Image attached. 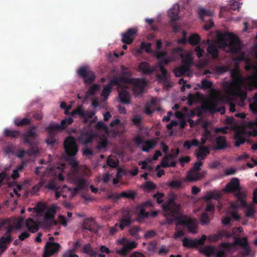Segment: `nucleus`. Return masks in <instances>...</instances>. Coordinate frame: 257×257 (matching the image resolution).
<instances>
[{"label":"nucleus","mask_w":257,"mask_h":257,"mask_svg":"<svg viewBox=\"0 0 257 257\" xmlns=\"http://www.w3.org/2000/svg\"><path fill=\"white\" fill-rule=\"evenodd\" d=\"M181 205L175 202L174 196L170 198L167 203L163 204V209L167 221L172 223L177 220L178 224L187 227L190 232L196 233V220L190 218L185 215L181 216Z\"/></svg>","instance_id":"nucleus-1"},{"label":"nucleus","mask_w":257,"mask_h":257,"mask_svg":"<svg viewBox=\"0 0 257 257\" xmlns=\"http://www.w3.org/2000/svg\"><path fill=\"white\" fill-rule=\"evenodd\" d=\"M224 191L226 193H232L236 198L234 202L230 204V207L234 209L237 207L246 205L245 200L246 195L241 191L240 186L239 180L237 178H233L226 185Z\"/></svg>","instance_id":"nucleus-2"},{"label":"nucleus","mask_w":257,"mask_h":257,"mask_svg":"<svg viewBox=\"0 0 257 257\" xmlns=\"http://www.w3.org/2000/svg\"><path fill=\"white\" fill-rule=\"evenodd\" d=\"M220 47L225 49L228 47L231 53H236L240 49V41L235 35L228 32L218 33L217 35Z\"/></svg>","instance_id":"nucleus-3"},{"label":"nucleus","mask_w":257,"mask_h":257,"mask_svg":"<svg viewBox=\"0 0 257 257\" xmlns=\"http://www.w3.org/2000/svg\"><path fill=\"white\" fill-rule=\"evenodd\" d=\"M234 242L232 243L223 242L221 245L229 250L231 247L239 245L243 249L242 254L244 255H248L250 252V248L249 246L247 238L246 237L240 238L236 236H233Z\"/></svg>","instance_id":"nucleus-4"},{"label":"nucleus","mask_w":257,"mask_h":257,"mask_svg":"<svg viewBox=\"0 0 257 257\" xmlns=\"http://www.w3.org/2000/svg\"><path fill=\"white\" fill-rule=\"evenodd\" d=\"M154 206L151 200H147L136 206L137 220L139 222H143L145 219L150 216V212L145 211L147 207H153Z\"/></svg>","instance_id":"nucleus-5"},{"label":"nucleus","mask_w":257,"mask_h":257,"mask_svg":"<svg viewBox=\"0 0 257 257\" xmlns=\"http://www.w3.org/2000/svg\"><path fill=\"white\" fill-rule=\"evenodd\" d=\"M77 74L82 78L86 85L92 84L95 80V74L87 66H82L77 70Z\"/></svg>","instance_id":"nucleus-6"},{"label":"nucleus","mask_w":257,"mask_h":257,"mask_svg":"<svg viewBox=\"0 0 257 257\" xmlns=\"http://www.w3.org/2000/svg\"><path fill=\"white\" fill-rule=\"evenodd\" d=\"M64 148L66 154L68 157L75 156L78 151L76 141L72 137H68L64 142Z\"/></svg>","instance_id":"nucleus-7"},{"label":"nucleus","mask_w":257,"mask_h":257,"mask_svg":"<svg viewBox=\"0 0 257 257\" xmlns=\"http://www.w3.org/2000/svg\"><path fill=\"white\" fill-rule=\"evenodd\" d=\"M135 142L138 146L143 144L142 150L145 152H149L151 149L154 148L157 145V142L154 139L144 141V138L140 136L135 137Z\"/></svg>","instance_id":"nucleus-8"},{"label":"nucleus","mask_w":257,"mask_h":257,"mask_svg":"<svg viewBox=\"0 0 257 257\" xmlns=\"http://www.w3.org/2000/svg\"><path fill=\"white\" fill-rule=\"evenodd\" d=\"M60 245L57 242L47 241L45 245L42 257H51L58 253Z\"/></svg>","instance_id":"nucleus-9"},{"label":"nucleus","mask_w":257,"mask_h":257,"mask_svg":"<svg viewBox=\"0 0 257 257\" xmlns=\"http://www.w3.org/2000/svg\"><path fill=\"white\" fill-rule=\"evenodd\" d=\"M206 239V236L205 235H203L199 239H191L185 237L182 240V244L184 247L193 248L199 245H203Z\"/></svg>","instance_id":"nucleus-10"},{"label":"nucleus","mask_w":257,"mask_h":257,"mask_svg":"<svg viewBox=\"0 0 257 257\" xmlns=\"http://www.w3.org/2000/svg\"><path fill=\"white\" fill-rule=\"evenodd\" d=\"M133 85V91L135 95L142 94L147 85V82L143 79L133 78L131 83Z\"/></svg>","instance_id":"nucleus-11"},{"label":"nucleus","mask_w":257,"mask_h":257,"mask_svg":"<svg viewBox=\"0 0 257 257\" xmlns=\"http://www.w3.org/2000/svg\"><path fill=\"white\" fill-rule=\"evenodd\" d=\"M132 215L128 210L122 212L121 217L119 219V229L122 230L125 227L130 226L133 222Z\"/></svg>","instance_id":"nucleus-12"},{"label":"nucleus","mask_w":257,"mask_h":257,"mask_svg":"<svg viewBox=\"0 0 257 257\" xmlns=\"http://www.w3.org/2000/svg\"><path fill=\"white\" fill-rule=\"evenodd\" d=\"M96 136L89 131L82 132L78 137V141L82 145H86L92 142Z\"/></svg>","instance_id":"nucleus-13"},{"label":"nucleus","mask_w":257,"mask_h":257,"mask_svg":"<svg viewBox=\"0 0 257 257\" xmlns=\"http://www.w3.org/2000/svg\"><path fill=\"white\" fill-rule=\"evenodd\" d=\"M46 130L48 133L46 143L49 145L53 146L56 142L55 136V131H58L59 127L57 125H54L53 124H50L46 128Z\"/></svg>","instance_id":"nucleus-14"},{"label":"nucleus","mask_w":257,"mask_h":257,"mask_svg":"<svg viewBox=\"0 0 257 257\" xmlns=\"http://www.w3.org/2000/svg\"><path fill=\"white\" fill-rule=\"evenodd\" d=\"M137 32V30L136 28L128 29L125 33L122 34V42L128 45L132 44L136 36Z\"/></svg>","instance_id":"nucleus-15"},{"label":"nucleus","mask_w":257,"mask_h":257,"mask_svg":"<svg viewBox=\"0 0 257 257\" xmlns=\"http://www.w3.org/2000/svg\"><path fill=\"white\" fill-rule=\"evenodd\" d=\"M133 78H130L128 76L120 75L117 77H115L111 80V83L114 85H117L118 87L126 88V87L123 86L121 83L125 84H131Z\"/></svg>","instance_id":"nucleus-16"},{"label":"nucleus","mask_w":257,"mask_h":257,"mask_svg":"<svg viewBox=\"0 0 257 257\" xmlns=\"http://www.w3.org/2000/svg\"><path fill=\"white\" fill-rule=\"evenodd\" d=\"M233 139L235 141L234 146L239 147L245 142V132L241 129L236 130L235 131Z\"/></svg>","instance_id":"nucleus-17"},{"label":"nucleus","mask_w":257,"mask_h":257,"mask_svg":"<svg viewBox=\"0 0 257 257\" xmlns=\"http://www.w3.org/2000/svg\"><path fill=\"white\" fill-rule=\"evenodd\" d=\"M232 233H231L229 231L225 230H220L218 231L217 233L210 235L208 236V239L212 241H216L221 239L222 237L226 238H229L232 236Z\"/></svg>","instance_id":"nucleus-18"},{"label":"nucleus","mask_w":257,"mask_h":257,"mask_svg":"<svg viewBox=\"0 0 257 257\" xmlns=\"http://www.w3.org/2000/svg\"><path fill=\"white\" fill-rule=\"evenodd\" d=\"M76 186L74 188H69V190L71 192L73 196L78 193L79 191L84 189L86 187V182L84 179L79 178L76 182Z\"/></svg>","instance_id":"nucleus-19"},{"label":"nucleus","mask_w":257,"mask_h":257,"mask_svg":"<svg viewBox=\"0 0 257 257\" xmlns=\"http://www.w3.org/2000/svg\"><path fill=\"white\" fill-rule=\"evenodd\" d=\"M127 88V87L118 89L119 101L123 104H129L131 102V95L130 93L126 90Z\"/></svg>","instance_id":"nucleus-20"},{"label":"nucleus","mask_w":257,"mask_h":257,"mask_svg":"<svg viewBox=\"0 0 257 257\" xmlns=\"http://www.w3.org/2000/svg\"><path fill=\"white\" fill-rule=\"evenodd\" d=\"M36 126L33 125L28 129V131L24 134V142L26 144H31L32 139H36L37 135L35 131Z\"/></svg>","instance_id":"nucleus-21"},{"label":"nucleus","mask_w":257,"mask_h":257,"mask_svg":"<svg viewBox=\"0 0 257 257\" xmlns=\"http://www.w3.org/2000/svg\"><path fill=\"white\" fill-rule=\"evenodd\" d=\"M204 177L202 173L199 171L190 169L188 172L185 180L193 182L199 180Z\"/></svg>","instance_id":"nucleus-22"},{"label":"nucleus","mask_w":257,"mask_h":257,"mask_svg":"<svg viewBox=\"0 0 257 257\" xmlns=\"http://www.w3.org/2000/svg\"><path fill=\"white\" fill-rule=\"evenodd\" d=\"M210 152L208 147L199 146L198 150L195 152L196 157L199 161L204 160Z\"/></svg>","instance_id":"nucleus-23"},{"label":"nucleus","mask_w":257,"mask_h":257,"mask_svg":"<svg viewBox=\"0 0 257 257\" xmlns=\"http://www.w3.org/2000/svg\"><path fill=\"white\" fill-rule=\"evenodd\" d=\"M12 235H3L0 238V253H3L8 248L9 244L12 241Z\"/></svg>","instance_id":"nucleus-24"},{"label":"nucleus","mask_w":257,"mask_h":257,"mask_svg":"<svg viewBox=\"0 0 257 257\" xmlns=\"http://www.w3.org/2000/svg\"><path fill=\"white\" fill-rule=\"evenodd\" d=\"M139 70L144 74L150 75L156 70V68H151L148 62H142L139 66Z\"/></svg>","instance_id":"nucleus-25"},{"label":"nucleus","mask_w":257,"mask_h":257,"mask_svg":"<svg viewBox=\"0 0 257 257\" xmlns=\"http://www.w3.org/2000/svg\"><path fill=\"white\" fill-rule=\"evenodd\" d=\"M216 146L214 148V150H223L227 148V143L225 136H219L216 140Z\"/></svg>","instance_id":"nucleus-26"},{"label":"nucleus","mask_w":257,"mask_h":257,"mask_svg":"<svg viewBox=\"0 0 257 257\" xmlns=\"http://www.w3.org/2000/svg\"><path fill=\"white\" fill-rule=\"evenodd\" d=\"M26 226L28 231L31 233H35L39 229L37 222L32 218H28L26 221Z\"/></svg>","instance_id":"nucleus-27"},{"label":"nucleus","mask_w":257,"mask_h":257,"mask_svg":"<svg viewBox=\"0 0 257 257\" xmlns=\"http://www.w3.org/2000/svg\"><path fill=\"white\" fill-rule=\"evenodd\" d=\"M93 224V222L92 219H85L82 225V228L83 232H84L85 230H87L92 232H95L97 231V230L92 226Z\"/></svg>","instance_id":"nucleus-28"},{"label":"nucleus","mask_w":257,"mask_h":257,"mask_svg":"<svg viewBox=\"0 0 257 257\" xmlns=\"http://www.w3.org/2000/svg\"><path fill=\"white\" fill-rule=\"evenodd\" d=\"M189 71L190 68L188 65H182L181 66L176 67L174 69L173 72L175 76L179 77L184 75Z\"/></svg>","instance_id":"nucleus-29"},{"label":"nucleus","mask_w":257,"mask_h":257,"mask_svg":"<svg viewBox=\"0 0 257 257\" xmlns=\"http://www.w3.org/2000/svg\"><path fill=\"white\" fill-rule=\"evenodd\" d=\"M113 84L111 83V80L108 84L105 85L101 92V96L103 97L105 100H106L110 94L111 93L112 89V86H114Z\"/></svg>","instance_id":"nucleus-30"},{"label":"nucleus","mask_w":257,"mask_h":257,"mask_svg":"<svg viewBox=\"0 0 257 257\" xmlns=\"http://www.w3.org/2000/svg\"><path fill=\"white\" fill-rule=\"evenodd\" d=\"M179 12V6L177 5L169 11L168 15L173 22L178 20V15Z\"/></svg>","instance_id":"nucleus-31"},{"label":"nucleus","mask_w":257,"mask_h":257,"mask_svg":"<svg viewBox=\"0 0 257 257\" xmlns=\"http://www.w3.org/2000/svg\"><path fill=\"white\" fill-rule=\"evenodd\" d=\"M197 13L199 18L203 21L204 19L205 16H212L213 15V11L205 9L202 7H199L198 8Z\"/></svg>","instance_id":"nucleus-32"},{"label":"nucleus","mask_w":257,"mask_h":257,"mask_svg":"<svg viewBox=\"0 0 257 257\" xmlns=\"http://www.w3.org/2000/svg\"><path fill=\"white\" fill-rule=\"evenodd\" d=\"M207 52L212 56L213 59L218 58V50L216 46L214 44H209L207 48Z\"/></svg>","instance_id":"nucleus-33"},{"label":"nucleus","mask_w":257,"mask_h":257,"mask_svg":"<svg viewBox=\"0 0 257 257\" xmlns=\"http://www.w3.org/2000/svg\"><path fill=\"white\" fill-rule=\"evenodd\" d=\"M201 39L200 36L197 34H192L190 35L188 39V42L192 46L198 44L200 42Z\"/></svg>","instance_id":"nucleus-34"},{"label":"nucleus","mask_w":257,"mask_h":257,"mask_svg":"<svg viewBox=\"0 0 257 257\" xmlns=\"http://www.w3.org/2000/svg\"><path fill=\"white\" fill-rule=\"evenodd\" d=\"M4 136L6 137H10L11 138H17L20 136V132L16 130H11L8 128H6L4 130Z\"/></svg>","instance_id":"nucleus-35"},{"label":"nucleus","mask_w":257,"mask_h":257,"mask_svg":"<svg viewBox=\"0 0 257 257\" xmlns=\"http://www.w3.org/2000/svg\"><path fill=\"white\" fill-rule=\"evenodd\" d=\"M73 122V119L71 117L66 118L61 120V124H53L54 125H57L59 127V130L64 129L67 125L71 124Z\"/></svg>","instance_id":"nucleus-36"},{"label":"nucleus","mask_w":257,"mask_h":257,"mask_svg":"<svg viewBox=\"0 0 257 257\" xmlns=\"http://www.w3.org/2000/svg\"><path fill=\"white\" fill-rule=\"evenodd\" d=\"M200 252L204 254L207 257H210L212 255L215 254V248L212 246H206L202 248Z\"/></svg>","instance_id":"nucleus-37"},{"label":"nucleus","mask_w":257,"mask_h":257,"mask_svg":"<svg viewBox=\"0 0 257 257\" xmlns=\"http://www.w3.org/2000/svg\"><path fill=\"white\" fill-rule=\"evenodd\" d=\"M83 252L90 255L91 256L95 257L97 255V252L93 250L90 244L87 243L83 246Z\"/></svg>","instance_id":"nucleus-38"},{"label":"nucleus","mask_w":257,"mask_h":257,"mask_svg":"<svg viewBox=\"0 0 257 257\" xmlns=\"http://www.w3.org/2000/svg\"><path fill=\"white\" fill-rule=\"evenodd\" d=\"M147 249L150 254L156 253L157 251V242L156 240H153L148 243Z\"/></svg>","instance_id":"nucleus-39"},{"label":"nucleus","mask_w":257,"mask_h":257,"mask_svg":"<svg viewBox=\"0 0 257 257\" xmlns=\"http://www.w3.org/2000/svg\"><path fill=\"white\" fill-rule=\"evenodd\" d=\"M15 124L17 126H23L29 125L31 122V120L28 118H24L22 119L16 118L15 119Z\"/></svg>","instance_id":"nucleus-40"},{"label":"nucleus","mask_w":257,"mask_h":257,"mask_svg":"<svg viewBox=\"0 0 257 257\" xmlns=\"http://www.w3.org/2000/svg\"><path fill=\"white\" fill-rule=\"evenodd\" d=\"M221 197L220 194L216 192L210 191L207 193L204 197V199L206 201H208L212 199H219Z\"/></svg>","instance_id":"nucleus-41"},{"label":"nucleus","mask_w":257,"mask_h":257,"mask_svg":"<svg viewBox=\"0 0 257 257\" xmlns=\"http://www.w3.org/2000/svg\"><path fill=\"white\" fill-rule=\"evenodd\" d=\"M156 104V100L153 98L150 103L147 102L145 106V113L148 115L152 114L154 110L152 109L153 107Z\"/></svg>","instance_id":"nucleus-42"},{"label":"nucleus","mask_w":257,"mask_h":257,"mask_svg":"<svg viewBox=\"0 0 257 257\" xmlns=\"http://www.w3.org/2000/svg\"><path fill=\"white\" fill-rule=\"evenodd\" d=\"M242 207L246 208L245 215L247 217H252L255 213L254 208L252 205H248L246 204V205L244 206H238L237 208Z\"/></svg>","instance_id":"nucleus-43"},{"label":"nucleus","mask_w":257,"mask_h":257,"mask_svg":"<svg viewBox=\"0 0 257 257\" xmlns=\"http://www.w3.org/2000/svg\"><path fill=\"white\" fill-rule=\"evenodd\" d=\"M183 183V181L173 180L169 182L168 185L172 189H179L182 187Z\"/></svg>","instance_id":"nucleus-44"},{"label":"nucleus","mask_w":257,"mask_h":257,"mask_svg":"<svg viewBox=\"0 0 257 257\" xmlns=\"http://www.w3.org/2000/svg\"><path fill=\"white\" fill-rule=\"evenodd\" d=\"M137 195V193L133 190H127V191H123L121 193V195L122 197L128 199H131L132 200H134Z\"/></svg>","instance_id":"nucleus-45"},{"label":"nucleus","mask_w":257,"mask_h":257,"mask_svg":"<svg viewBox=\"0 0 257 257\" xmlns=\"http://www.w3.org/2000/svg\"><path fill=\"white\" fill-rule=\"evenodd\" d=\"M71 116L78 115L80 117L85 116V110L83 108V106L79 105L76 108L73 110V111L71 112Z\"/></svg>","instance_id":"nucleus-46"},{"label":"nucleus","mask_w":257,"mask_h":257,"mask_svg":"<svg viewBox=\"0 0 257 257\" xmlns=\"http://www.w3.org/2000/svg\"><path fill=\"white\" fill-rule=\"evenodd\" d=\"M45 183V180L43 178H41L39 182L36 185L34 186L31 191L32 194H35L37 193L41 188L44 185Z\"/></svg>","instance_id":"nucleus-47"},{"label":"nucleus","mask_w":257,"mask_h":257,"mask_svg":"<svg viewBox=\"0 0 257 257\" xmlns=\"http://www.w3.org/2000/svg\"><path fill=\"white\" fill-rule=\"evenodd\" d=\"M28 144L30 145V148L27 151L28 155L31 156L39 153L38 148L36 145L32 144V142Z\"/></svg>","instance_id":"nucleus-48"},{"label":"nucleus","mask_w":257,"mask_h":257,"mask_svg":"<svg viewBox=\"0 0 257 257\" xmlns=\"http://www.w3.org/2000/svg\"><path fill=\"white\" fill-rule=\"evenodd\" d=\"M159 67L160 68L161 75L158 76V78L161 79H166L167 71L164 66L162 64V62L159 63Z\"/></svg>","instance_id":"nucleus-49"},{"label":"nucleus","mask_w":257,"mask_h":257,"mask_svg":"<svg viewBox=\"0 0 257 257\" xmlns=\"http://www.w3.org/2000/svg\"><path fill=\"white\" fill-rule=\"evenodd\" d=\"M56 213V209L54 207H50L45 214V218L47 220L53 219Z\"/></svg>","instance_id":"nucleus-50"},{"label":"nucleus","mask_w":257,"mask_h":257,"mask_svg":"<svg viewBox=\"0 0 257 257\" xmlns=\"http://www.w3.org/2000/svg\"><path fill=\"white\" fill-rule=\"evenodd\" d=\"M107 145L108 140L107 138L102 137L101 139V141L98 142L96 148L98 150L102 149L105 148Z\"/></svg>","instance_id":"nucleus-51"},{"label":"nucleus","mask_w":257,"mask_h":257,"mask_svg":"<svg viewBox=\"0 0 257 257\" xmlns=\"http://www.w3.org/2000/svg\"><path fill=\"white\" fill-rule=\"evenodd\" d=\"M200 219V223L202 225L207 224L210 222L209 216L206 212H203L201 214Z\"/></svg>","instance_id":"nucleus-52"},{"label":"nucleus","mask_w":257,"mask_h":257,"mask_svg":"<svg viewBox=\"0 0 257 257\" xmlns=\"http://www.w3.org/2000/svg\"><path fill=\"white\" fill-rule=\"evenodd\" d=\"M229 70V67L227 65H222L216 68V72L219 75H222Z\"/></svg>","instance_id":"nucleus-53"},{"label":"nucleus","mask_w":257,"mask_h":257,"mask_svg":"<svg viewBox=\"0 0 257 257\" xmlns=\"http://www.w3.org/2000/svg\"><path fill=\"white\" fill-rule=\"evenodd\" d=\"M131 251L130 250L127 246L125 244L122 247L116 250V253L123 256H126L128 253Z\"/></svg>","instance_id":"nucleus-54"},{"label":"nucleus","mask_w":257,"mask_h":257,"mask_svg":"<svg viewBox=\"0 0 257 257\" xmlns=\"http://www.w3.org/2000/svg\"><path fill=\"white\" fill-rule=\"evenodd\" d=\"M225 249H227L226 248L224 247L221 245V243L219 245V248L217 249V250L215 252V254L216 257H225Z\"/></svg>","instance_id":"nucleus-55"},{"label":"nucleus","mask_w":257,"mask_h":257,"mask_svg":"<svg viewBox=\"0 0 257 257\" xmlns=\"http://www.w3.org/2000/svg\"><path fill=\"white\" fill-rule=\"evenodd\" d=\"M99 85L98 84H94L89 88L87 93L90 95H94L99 89Z\"/></svg>","instance_id":"nucleus-56"},{"label":"nucleus","mask_w":257,"mask_h":257,"mask_svg":"<svg viewBox=\"0 0 257 257\" xmlns=\"http://www.w3.org/2000/svg\"><path fill=\"white\" fill-rule=\"evenodd\" d=\"M151 46L152 45L150 43L142 42L141 48L143 50H145L148 53H151L152 52Z\"/></svg>","instance_id":"nucleus-57"},{"label":"nucleus","mask_w":257,"mask_h":257,"mask_svg":"<svg viewBox=\"0 0 257 257\" xmlns=\"http://www.w3.org/2000/svg\"><path fill=\"white\" fill-rule=\"evenodd\" d=\"M169 252V248L166 246L165 245H162L161 248L158 250L157 252L159 255H165L168 253Z\"/></svg>","instance_id":"nucleus-58"},{"label":"nucleus","mask_w":257,"mask_h":257,"mask_svg":"<svg viewBox=\"0 0 257 257\" xmlns=\"http://www.w3.org/2000/svg\"><path fill=\"white\" fill-rule=\"evenodd\" d=\"M107 164L111 168H115L118 165V161L109 156L107 160Z\"/></svg>","instance_id":"nucleus-59"},{"label":"nucleus","mask_w":257,"mask_h":257,"mask_svg":"<svg viewBox=\"0 0 257 257\" xmlns=\"http://www.w3.org/2000/svg\"><path fill=\"white\" fill-rule=\"evenodd\" d=\"M217 102L215 100H211L208 104V108L211 112L217 111L216 107H217ZM218 111L219 110H218Z\"/></svg>","instance_id":"nucleus-60"},{"label":"nucleus","mask_w":257,"mask_h":257,"mask_svg":"<svg viewBox=\"0 0 257 257\" xmlns=\"http://www.w3.org/2000/svg\"><path fill=\"white\" fill-rule=\"evenodd\" d=\"M75 251L74 249H69L63 253L62 257H79L77 254L74 253Z\"/></svg>","instance_id":"nucleus-61"},{"label":"nucleus","mask_w":257,"mask_h":257,"mask_svg":"<svg viewBox=\"0 0 257 257\" xmlns=\"http://www.w3.org/2000/svg\"><path fill=\"white\" fill-rule=\"evenodd\" d=\"M212 86V83L206 79H204L201 81V86L200 87L202 89H210Z\"/></svg>","instance_id":"nucleus-62"},{"label":"nucleus","mask_w":257,"mask_h":257,"mask_svg":"<svg viewBox=\"0 0 257 257\" xmlns=\"http://www.w3.org/2000/svg\"><path fill=\"white\" fill-rule=\"evenodd\" d=\"M140 230V228L138 226H133L130 230L131 235L135 237L138 235L139 232Z\"/></svg>","instance_id":"nucleus-63"},{"label":"nucleus","mask_w":257,"mask_h":257,"mask_svg":"<svg viewBox=\"0 0 257 257\" xmlns=\"http://www.w3.org/2000/svg\"><path fill=\"white\" fill-rule=\"evenodd\" d=\"M249 109L253 113L257 114V100L255 99L253 102L250 103Z\"/></svg>","instance_id":"nucleus-64"}]
</instances>
